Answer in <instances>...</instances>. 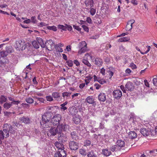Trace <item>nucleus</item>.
<instances>
[{"label": "nucleus", "mask_w": 157, "mask_h": 157, "mask_svg": "<svg viewBox=\"0 0 157 157\" xmlns=\"http://www.w3.org/2000/svg\"><path fill=\"white\" fill-rule=\"evenodd\" d=\"M67 129L66 124H61L58 125L56 127H52L49 130V132L51 135L55 136L58 134H61L63 131H66Z\"/></svg>", "instance_id": "1"}, {"label": "nucleus", "mask_w": 157, "mask_h": 157, "mask_svg": "<svg viewBox=\"0 0 157 157\" xmlns=\"http://www.w3.org/2000/svg\"><path fill=\"white\" fill-rule=\"evenodd\" d=\"M29 43H26L24 41L19 40L16 41L15 48L17 50H23L26 48H28L29 47Z\"/></svg>", "instance_id": "2"}, {"label": "nucleus", "mask_w": 157, "mask_h": 157, "mask_svg": "<svg viewBox=\"0 0 157 157\" xmlns=\"http://www.w3.org/2000/svg\"><path fill=\"white\" fill-rule=\"evenodd\" d=\"M52 116V115H51V113L47 112H46L42 115V121H41L40 122L41 126L44 128H48V127H45L46 126L45 124L49 121L51 119Z\"/></svg>", "instance_id": "3"}, {"label": "nucleus", "mask_w": 157, "mask_h": 157, "mask_svg": "<svg viewBox=\"0 0 157 157\" xmlns=\"http://www.w3.org/2000/svg\"><path fill=\"white\" fill-rule=\"evenodd\" d=\"M61 116L60 115L56 114L52 118L51 122L53 125H58L61 120Z\"/></svg>", "instance_id": "4"}, {"label": "nucleus", "mask_w": 157, "mask_h": 157, "mask_svg": "<svg viewBox=\"0 0 157 157\" xmlns=\"http://www.w3.org/2000/svg\"><path fill=\"white\" fill-rule=\"evenodd\" d=\"M54 44L52 40H48L44 44V48L49 51H51L52 50V47L54 46Z\"/></svg>", "instance_id": "5"}, {"label": "nucleus", "mask_w": 157, "mask_h": 157, "mask_svg": "<svg viewBox=\"0 0 157 157\" xmlns=\"http://www.w3.org/2000/svg\"><path fill=\"white\" fill-rule=\"evenodd\" d=\"M3 129L2 131L0 130V136L1 139H4V138H7L9 136V133L8 130H7L5 128L3 127Z\"/></svg>", "instance_id": "6"}, {"label": "nucleus", "mask_w": 157, "mask_h": 157, "mask_svg": "<svg viewBox=\"0 0 157 157\" xmlns=\"http://www.w3.org/2000/svg\"><path fill=\"white\" fill-rule=\"evenodd\" d=\"M69 146L71 149L73 150H76L78 148V144L73 141H70L69 143Z\"/></svg>", "instance_id": "7"}, {"label": "nucleus", "mask_w": 157, "mask_h": 157, "mask_svg": "<svg viewBox=\"0 0 157 157\" xmlns=\"http://www.w3.org/2000/svg\"><path fill=\"white\" fill-rule=\"evenodd\" d=\"M4 128H5L7 130H8L9 133L14 134L15 133V130L13 127L10 124H5L4 125Z\"/></svg>", "instance_id": "8"}, {"label": "nucleus", "mask_w": 157, "mask_h": 157, "mask_svg": "<svg viewBox=\"0 0 157 157\" xmlns=\"http://www.w3.org/2000/svg\"><path fill=\"white\" fill-rule=\"evenodd\" d=\"M66 152L64 149L61 150H58L57 153L55 154V157H66Z\"/></svg>", "instance_id": "9"}, {"label": "nucleus", "mask_w": 157, "mask_h": 157, "mask_svg": "<svg viewBox=\"0 0 157 157\" xmlns=\"http://www.w3.org/2000/svg\"><path fill=\"white\" fill-rule=\"evenodd\" d=\"M113 95L114 97L117 99H118L122 96V93L119 90H115L113 92Z\"/></svg>", "instance_id": "10"}, {"label": "nucleus", "mask_w": 157, "mask_h": 157, "mask_svg": "<svg viewBox=\"0 0 157 157\" xmlns=\"http://www.w3.org/2000/svg\"><path fill=\"white\" fill-rule=\"evenodd\" d=\"M47 112L51 113V115H52V114L55 113L57 112V110L58 109V107L57 106H54L49 107L48 106L47 108Z\"/></svg>", "instance_id": "11"}, {"label": "nucleus", "mask_w": 157, "mask_h": 157, "mask_svg": "<svg viewBox=\"0 0 157 157\" xmlns=\"http://www.w3.org/2000/svg\"><path fill=\"white\" fill-rule=\"evenodd\" d=\"M58 140L62 142H66L67 141V136L62 132L61 134H59V136H58Z\"/></svg>", "instance_id": "12"}, {"label": "nucleus", "mask_w": 157, "mask_h": 157, "mask_svg": "<svg viewBox=\"0 0 157 157\" xmlns=\"http://www.w3.org/2000/svg\"><path fill=\"white\" fill-rule=\"evenodd\" d=\"M86 101L89 104H92V105L95 107L96 105V104L94 99L92 97H88L86 99Z\"/></svg>", "instance_id": "13"}, {"label": "nucleus", "mask_w": 157, "mask_h": 157, "mask_svg": "<svg viewBox=\"0 0 157 157\" xmlns=\"http://www.w3.org/2000/svg\"><path fill=\"white\" fill-rule=\"evenodd\" d=\"M125 88L128 89V91H131L134 88V86L133 83L131 82H128L125 85Z\"/></svg>", "instance_id": "14"}, {"label": "nucleus", "mask_w": 157, "mask_h": 157, "mask_svg": "<svg viewBox=\"0 0 157 157\" xmlns=\"http://www.w3.org/2000/svg\"><path fill=\"white\" fill-rule=\"evenodd\" d=\"M140 133L144 136H147L150 134V131L148 128H141L140 130Z\"/></svg>", "instance_id": "15"}, {"label": "nucleus", "mask_w": 157, "mask_h": 157, "mask_svg": "<svg viewBox=\"0 0 157 157\" xmlns=\"http://www.w3.org/2000/svg\"><path fill=\"white\" fill-rule=\"evenodd\" d=\"M69 111L70 113L72 116L76 115L78 112L77 109L74 106L70 108Z\"/></svg>", "instance_id": "16"}, {"label": "nucleus", "mask_w": 157, "mask_h": 157, "mask_svg": "<svg viewBox=\"0 0 157 157\" xmlns=\"http://www.w3.org/2000/svg\"><path fill=\"white\" fill-rule=\"evenodd\" d=\"M98 99L100 101L104 102L106 99L105 94L103 93H100L98 96Z\"/></svg>", "instance_id": "17"}, {"label": "nucleus", "mask_w": 157, "mask_h": 157, "mask_svg": "<svg viewBox=\"0 0 157 157\" xmlns=\"http://www.w3.org/2000/svg\"><path fill=\"white\" fill-rule=\"evenodd\" d=\"M70 137L73 140H77L78 139V136L76 131H73L70 133Z\"/></svg>", "instance_id": "18"}, {"label": "nucleus", "mask_w": 157, "mask_h": 157, "mask_svg": "<svg viewBox=\"0 0 157 157\" xmlns=\"http://www.w3.org/2000/svg\"><path fill=\"white\" fill-rule=\"evenodd\" d=\"M52 96L53 98L58 101H60L61 99L59 93L58 92H53L52 94Z\"/></svg>", "instance_id": "19"}, {"label": "nucleus", "mask_w": 157, "mask_h": 157, "mask_svg": "<svg viewBox=\"0 0 157 157\" xmlns=\"http://www.w3.org/2000/svg\"><path fill=\"white\" fill-rule=\"evenodd\" d=\"M55 145L58 149V150H61L63 149H64L63 145L58 142H56L55 143Z\"/></svg>", "instance_id": "20"}, {"label": "nucleus", "mask_w": 157, "mask_h": 157, "mask_svg": "<svg viewBox=\"0 0 157 157\" xmlns=\"http://www.w3.org/2000/svg\"><path fill=\"white\" fill-rule=\"evenodd\" d=\"M20 120L25 124H28L30 122V120L29 117H23L20 118Z\"/></svg>", "instance_id": "21"}, {"label": "nucleus", "mask_w": 157, "mask_h": 157, "mask_svg": "<svg viewBox=\"0 0 157 157\" xmlns=\"http://www.w3.org/2000/svg\"><path fill=\"white\" fill-rule=\"evenodd\" d=\"M128 137L132 139H133L137 137L136 133L134 131H131L129 132L128 134Z\"/></svg>", "instance_id": "22"}, {"label": "nucleus", "mask_w": 157, "mask_h": 157, "mask_svg": "<svg viewBox=\"0 0 157 157\" xmlns=\"http://www.w3.org/2000/svg\"><path fill=\"white\" fill-rule=\"evenodd\" d=\"M95 62V64L98 67H100L103 63L102 60L100 58H96Z\"/></svg>", "instance_id": "23"}, {"label": "nucleus", "mask_w": 157, "mask_h": 157, "mask_svg": "<svg viewBox=\"0 0 157 157\" xmlns=\"http://www.w3.org/2000/svg\"><path fill=\"white\" fill-rule=\"evenodd\" d=\"M116 144L117 146L120 147H124L125 144L124 141L121 140H117Z\"/></svg>", "instance_id": "24"}, {"label": "nucleus", "mask_w": 157, "mask_h": 157, "mask_svg": "<svg viewBox=\"0 0 157 157\" xmlns=\"http://www.w3.org/2000/svg\"><path fill=\"white\" fill-rule=\"evenodd\" d=\"M5 51L7 52V54H8L9 53H11L13 52L14 50L11 46H9L6 47Z\"/></svg>", "instance_id": "25"}, {"label": "nucleus", "mask_w": 157, "mask_h": 157, "mask_svg": "<svg viewBox=\"0 0 157 157\" xmlns=\"http://www.w3.org/2000/svg\"><path fill=\"white\" fill-rule=\"evenodd\" d=\"M39 45H40L41 47L42 48H44V43L43 39L40 37L38 38L37 39Z\"/></svg>", "instance_id": "26"}, {"label": "nucleus", "mask_w": 157, "mask_h": 157, "mask_svg": "<svg viewBox=\"0 0 157 157\" xmlns=\"http://www.w3.org/2000/svg\"><path fill=\"white\" fill-rule=\"evenodd\" d=\"M7 98L5 96L2 95L0 97V104H2L6 101Z\"/></svg>", "instance_id": "27"}, {"label": "nucleus", "mask_w": 157, "mask_h": 157, "mask_svg": "<svg viewBox=\"0 0 157 157\" xmlns=\"http://www.w3.org/2000/svg\"><path fill=\"white\" fill-rule=\"evenodd\" d=\"M8 55L7 53L5 51H2L0 52V59H1V58H2V59H3V58L6 57Z\"/></svg>", "instance_id": "28"}, {"label": "nucleus", "mask_w": 157, "mask_h": 157, "mask_svg": "<svg viewBox=\"0 0 157 157\" xmlns=\"http://www.w3.org/2000/svg\"><path fill=\"white\" fill-rule=\"evenodd\" d=\"M102 154L106 156H108L111 154L110 151H109L107 149H104L102 150Z\"/></svg>", "instance_id": "29"}, {"label": "nucleus", "mask_w": 157, "mask_h": 157, "mask_svg": "<svg viewBox=\"0 0 157 157\" xmlns=\"http://www.w3.org/2000/svg\"><path fill=\"white\" fill-rule=\"evenodd\" d=\"M32 43L35 48L36 49H38L39 48V45L37 41L34 40L32 42Z\"/></svg>", "instance_id": "30"}, {"label": "nucleus", "mask_w": 157, "mask_h": 157, "mask_svg": "<svg viewBox=\"0 0 157 157\" xmlns=\"http://www.w3.org/2000/svg\"><path fill=\"white\" fill-rule=\"evenodd\" d=\"M80 48V49L78 52V54H80L85 52L87 50L86 47H83V48Z\"/></svg>", "instance_id": "31"}, {"label": "nucleus", "mask_w": 157, "mask_h": 157, "mask_svg": "<svg viewBox=\"0 0 157 157\" xmlns=\"http://www.w3.org/2000/svg\"><path fill=\"white\" fill-rule=\"evenodd\" d=\"M129 40L128 38L126 37H124L120 38L118 40V42H123L127 41Z\"/></svg>", "instance_id": "32"}, {"label": "nucleus", "mask_w": 157, "mask_h": 157, "mask_svg": "<svg viewBox=\"0 0 157 157\" xmlns=\"http://www.w3.org/2000/svg\"><path fill=\"white\" fill-rule=\"evenodd\" d=\"M82 62L83 63L87 65L88 67H91V65L87 60L85 59H83L82 60Z\"/></svg>", "instance_id": "33"}, {"label": "nucleus", "mask_w": 157, "mask_h": 157, "mask_svg": "<svg viewBox=\"0 0 157 157\" xmlns=\"http://www.w3.org/2000/svg\"><path fill=\"white\" fill-rule=\"evenodd\" d=\"M73 121L75 124H78L80 122V119L78 117L76 116L74 117Z\"/></svg>", "instance_id": "34"}, {"label": "nucleus", "mask_w": 157, "mask_h": 157, "mask_svg": "<svg viewBox=\"0 0 157 157\" xmlns=\"http://www.w3.org/2000/svg\"><path fill=\"white\" fill-rule=\"evenodd\" d=\"M12 106L11 103H9L7 102H6L3 105V107L6 109H8L10 108Z\"/></svg>", "instance_id": "35"}, {"label": "nucleus", "mask_w": 157, "mask_h": 157, "mask_svg": "<svg viewBox=\"0 0 157 157\" xmlns=\"http://www.w3.org/2000/svg\"><path fill=\"white\" fill-rule=\"evenodd\" d=\"M87 44L84 41H82L79 44V48H83V47H86Z\"/></svg>", "instance_id": "36"}, {"label": "nucleus", "mask_w": 157, "mask_h": 157, "mask_svg": "<svg viewBox=\"0 0 157 157\" xmlns=\"http://www.w3.org/2000/svg\"><path fill=\"white\" fill-rule=\"evenodd\" d=\"M25 101L27 103L29 104L33 103L34 102L33 99L31 98H26Z\"/></svg>", "instance_id": "37"}, {"label": "nucleus", "mask_w": 157, "mask_h": 157, "mask_svg": "<svg viewBox=\"0 0 157 157\" xmlns=\"http://www.w3.org/2000/svg\"><path fill=\"white\" fill-rule=\"evenodd\" d=\"M47 28L48 29L52 30L54 31H56L57 30L56 27L54 25H53L51 26H48L47 27Z\"/></svg>", "instance_id": "38"}, {"label": "nucleus", "mask_w": 157, "mask_h": 157, "mask_svg": "<svg viewBox=\"0 0 157 157\" xmlns=\"http://www.w3.org/2000/svg\"><path fill=\"white\" fill-rule=\"evenodd\" d=\"M132 28V25L130 24L128 22L127 23L126 26V30L127 31H130Z\"/></svg>", "instance_id": "39"}, {"label": "nucleus", "mask_w": 157, "mask_h": 157, "mask_svg": "<svg viewBox=\"0 0 157 157\" xmlns=\"http://www.w3.org/2000/svg\"><path fill=\"white\" fill-rule=\"evenodd\" d=\"M58 28L59 29H61L63 31H66L67 30L66 25L64 26L63 25H59L58 26Z\"/></svg>", "instance_id": "40"}, {"label": "nucleus", "mask_w": 157, "mask_h": 157, "mask_svg": "<svg viewBox=\"0 0 157 157\" xmlns=\"http://www.w3.org/2000/svg\"><path fill=\"white\" fill-rule=\"evenodd\" d=\"M67 101L65 102L64 103L61 105V106L62 107L61 108V110H65L67 109V108L65 107V105L67 104Z\"/></svg>", "instance_id": "41"}, {"label": "nucleus", "mask_w": 157, "mask_h": 157, "mask_svg": "<svg viewBox=\"0 0 157 157\" xmlns=\"http://www.w3.org/2000/svg\"><path fill=\"white\" fill-rule=\"evenodd\" d=\"M87 156L88 157H96V155L92 151L89 152Z\"/></svg>", "instance_id": "42"}, {"label": "nucleus", "mask_w": 157, "mask_h": 157, "mask_svg": "<svg viewBox=\"0 0 157 157\" xmlns=\"http://www.w3.org/2000/svg\"><path fill=\"white\" fill-rule=\"evenodd\" d=\"M110 149L112 151H116L118 149V146H117V145L112 146L111 147Z\"/></svg>", "instance_id": "43"}, {"label": "nucleus", "mask_w": 157, "mask_h": 157, "mask_svg": "<svg viewBox=\"0 0 157 157\" xmlns=\"http://www.w3.org/2000/svg\"><path fill=\"white\" fill-rule=\"evenodd\" d=\"M156 152H157V149H154L150 151V153L151 154V155L153 156H155L157 154ZM149 155L150 156V155Z\"/></svg>", "instance_id": "44"}, {"label": "nucleus", "mask_w": 157, "mask_h": 157, "mask_svg": "<svg viewBox=\"0 0 157 157\" xmlns=\"http://www.w3.org/2000/svg\"><path fill=\"white\" fill-rule=\"evenodd\" d=\"M66 63L69 67H72L73 65V62L71 60H68L66 61Z\"/></svg>", "instance_id": "45"}, {"label": "nucleus", "mask_w": 157, "mask_h": 157, "mask_svg": "<svg viewBox=\"0 0 157 157\" xmlns=\"http://www.w3.org/2000/svg\"><path fill=\"white\" fill-rule=\"evenodd\" d=\"M71 94L67 92H64L62 94V96L63 98L70 96Z\"/></svg>", "instance_id": "46"}, {"label": "nucleus", "mask_w": 157, "mask_h": 157, "mask_svg": "<svg viewBox=\"0 0 157 157\" xmlns=\"http://www.w3.org/2000/svg\"><path fill=\"white\" fill-rule=\"evenodd\" d=\"M90 12L91 14L93 16L96 13V10L93 8H91Z\"/></svg>", "instance_id": "47"}, {"label": "nucleus", "mask_w": 157, "mask_h": 157, "mask_svg": "<svg viewBox=\"0 0 157 157\" xmlns=\"http://www.w3.org/2000/svg\"><path fill=\"white\" fill-rule=\"evenodd\" d=\"M46 99L47 101H51L53 100V97L51 96H46Z\"/></svg>", "instance_id": "48"}, {"label": "nucleus", "mask_w": 157, "mask_h": 157, "mask_svg": "<svg viewBox=\"0 0 157 157\" xmlns=\"http://www.w3.org/2000/svg\"><path fill=\"white\" fill-rule=\"evenodd\" d=\"M79 152L82 155H86V151L83 149H80Z\"/></svg>", "instance_id": "49"}, {"label": "nucleus", "mask_w": 157, "mask_h": 157, "mask_svg": "<svg viewBox=\"0 0 157 157\" xmlns=\"http://www.w3.org/2000/svg\"><path fill=\"white\" fill-rule=\"evenodd\" d=\"M82 27L83 29L85 31L87 32H89V29L88 27L85 25H82Z\"/></svg>", "instance_id": "50"}, {"label": "nucleus", "mask_w": 157, "mask_h": 157, "mask_svg": "<svg viewBox=\"0 0 157 157\" xmlns=\"http://www.w3.org/2000/svg\"><path fill=\"white\" fill-rule=\"evenodd\" d=\"M98 82L101 84H103L106 82V81L105 80L100 79L99 78H98Z\"/></svg>", "instance_id": "51"}, {"label": "nucleus", "mask_w": 157, "mask_h": 157, "mask_svg": "<svg viewBox=\"0 0 157 157\" xmlns=\"http://www.w3.org/2000/svg\"><path fill=\"white\" fill-rule=\"evenodd\" d=\"M56 51L59 52H63V49L60 47L56 46Z\"/></svg>", "instance_id": "52"}, {"label": "nucleus", "mask_w": 157, "mask_h": 157, "mask_svg": "<svg viewBox=\"0 0 157 157\" xmlns=\"http://www.w3.org/2000/svg\"><path fill=\"white\" fill-rule=\"evenodd\" d=\"M30 20L33 23H36V21L35 16H32L31 17Z\"/></svg>", "instance_id": "53"}, {"label": "nucleus", "mask_w": 157, "mask_h": 157, "mask_svg": "<svg viewBox=\"0 0 157 157\" xmlns=\"http://www.w3.org/2000/svg\"><path fill=\"white\" fill-rule=\"evenodd\" d=\"M20 101H15L13 100L10 103L11 104V105H17L18 103H20Z\"/></svg>", "instance_id": "54"}, {"label": "nucleus", "mask_w": 157, "mask_h": 157, "mask_svg": "<svg viewBox=\"0 0 157 157\" xmlns=\"http://www.w3.org/2000/svg\"><path fill=\"white\" fill-rule=\"evenodd\" d=\"M73 27L75 29H76L77 30L80 32L81 31V29L79 28V26L76 25H73Z\"/></svg>", "instance_id": "55"}, {"label": "nucleus", "mask_w": 157, "mask_h": 157, "mask_svg": "<svg viewBox=\"0 0 157 157\" xmlns=\"http://www.w3.org/2000/svg\"><path fill=\"white\" fill-rule=\"evenodd\" d=\"M84 144L85 145L89 146L91 144V142L89 140H86L85 141Z\"/></svg>", "instance_id": "56"}, {"label": "nucleus", "mask_w": 157, "mask_h": 157, "mask_svg": "<svg viewBox=\"0 0 157 157\" xmlns=\"http://www.w3.org/2000/svg\"><path fill=\"white\" fill-rule=\"evenodd\" d=\"M66 26L67 29L68 31H71L72 29V27L70 25H68L66 24L65 25Z\"/></svg>", "instance_id": "57"}, {"label": "nucleus", "mask_w": 157, "mask_h": 157, "mask_svg": "<svg viewBox=\"0 0 157 157\" xmlns=\"http://www.w3.org/2000/svg\"><path fill=\"white\" fill-rule=\"evenodd\" d=\"M137 155L138 157H146V155L144 154L138 153Z\"/></svg>", "instance_id": "58"}, {"label": "nucleus", "mask_w": 157, "mask_h": 157, "mask_svg": "<svg viewBox=\"0 0 157 157\" xmlns=\"http://www.w3.org/2000/svg\"><path fill=\"white\" fill-rule=\"evenodd\" d=\"M153 83L154 85L157 86V78H155L153 79Z\"/></svg>", "instance_id": "59"}, {"label": "nucleus", "mask_w": 157, "mask_h": 157, "mask_svg": "<svg viewBox=\"0 0 157 157\" xmlns=\"http://www.w3.org/2000/svg\"><path fill=\"white\" fill-rule=\"evenodd\" d=\"M130 66L132 68V69H135L136 68V65L133 63L130 64Z\"/></svg>", "instance_id": "60"}, {"label": "nucleus", "mask_w": 157, "mask_h": 157, "mask_svg": "<svg viewBox=\"0 0 157 157\" xmlns=\"http://www.w3.org/2000/svg\"><path fill=\"white\" fill-rule=\"evenodd\" d=\"M22 106L23 107L28 108L29 107V105L26 103H22Z\"/></svg>", "instance_id": "61"}, {"label": "nucleus", "mask_w": 157, "mask_h": 157, "mask_svg": "<svg viewBox=\"0 0 157 157\" xmlns=\"http://www.w3.org/2000/svg\"><path fill=\"white\" fill-rule=\"evenodd\" d=\"M89 4L90 6V8H92V7L94 6V2L93 0H91L90 1H89Z\"/></svg>", "instance_id": "62"}, {"label": "nucleus", "mask_w": 157, "mask_h": 157, "mask_svg": "<svg viewBox=\"0 0 157 157\" xmlns=\"http://www.w3.org/2000/svg\"><path fill=\"white\" fill-rule=\"evenodd\" d=\"M74 63L77 66H78L80 65V63L77 60H75L74 61Z\"/></svg>", "instance_id": "63"}, {"label": "nucleus", "mask_w": 157, "mask_h": 157, "mask_svg": "<svg viewBox=\"0 0 157 157\" xmlns=\"http://www.w3.org/2000/svg\"><path fill=\"white\" fill-rule=\"evenodd\" d=\"M105 69L103 67L101 70L100 73L102 74L103 75H105Z\"/></svg>", "instance_id": "64"}]
</instances>
